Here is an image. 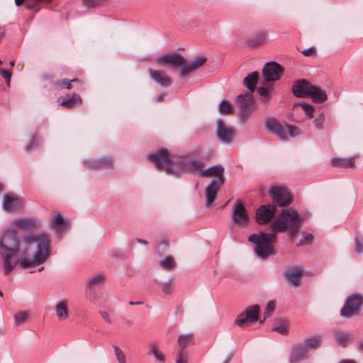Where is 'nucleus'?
<instances>
[{
    "instance_id": "f257e3e1",
    "label": "nucleus",
    "mask_w": 363,
    "mask_h": 363,
    "mask_svg": "<svg viewBox=\"0 0 363 363\" xmlns=\"http://www.w3.org/2000/svg\"><path fill=\"white\" fill-rule=\"evenodd\" d=\"M50 242L44 232L20 238L15 227L4 229L0 234V259L4 274H10L17 266L29 269L45 263L50 256Z\"/></svg>"
},
{
    "instance_id": "f03ea898",
    "label": "nucleus",
    "mask_w": 363,
    "mask_h": 363,
    "mask_svg": "<svg viewBox=\"0 0 363 363\" xmlns=\"http://www.w3.org/2000/svg\"><path fill=\"white\" fill-rule=\"evenodd\" d=\"M303 223V216L294 208H283L281 216L272 224V232L253 233L248 237V241L253 244L257 255L265 259L274 254L272 245L277 240V232L284 233L289 230L290 236L294 238Z\"/></svg>"
},
{
    "instance_id": "7ed1b4c3",
    "label": "nucleus",
    "mask_w": 363,
    "mask_h": 363,
    "mask_svg": "<svg viewBox=\"0 0 363 363\" xmlns=\"http://www.w3.org/2000/svg\"><path fill=\"white\" fill-rule=\"evenodd\" d=\"M155 167L169 174L178 175L184 171L192 172L201 169L203 163L197 160H189L179 156H170L168 150L162 149L148 155Z\"/></svg>"
},
{
    "instance_id": "20e7f679",
    "label": "nucleus",
    "mask_w": 363,
    "mask_h": 363,
    "mask_svg": "<svg viewBox=\"0 0 363 363\" xmlns=\"http://www.w3.org/2000/svg\"><path fill=\"white\" fill-rule=\"evenodd\" d=\"M362 305L363 296L358 294H353L346 299L340 310V315L347 318L354 316L359 313Z\"/></svg>"
},
{
    "instance_id": "39448f33",
    "label": "nucleus",
    "mask_w": 363,
    "mask_h": 363,
    "mask_svg": "<svg viewBox=\"0 0 363 363\" xmlns=\"http://www.w3.org/2000/svg\"><path fill=\"white\" fill-rule=\"evenodd\" d=\"M216 133L220 143L228 145L235 140L236 130L235 127L227 125L223 119L219 118L216 121Z\"/></svg>"
},
{
    "instance_id": "423d86ee",
    "label": "nucleus",
    "mask_w": 363,
    "mask_h": 363,
    "mask_svg": "<svg viewBox=\"0 0 363 363\" xmlns=\"http://www.w3.org/2000/svg\"><path fill=\"white\" fill-rule=\"evenodd\" d=\"M269 194L273 200L274 206H288L293 201V198L289 191L286 189L279 186H271Z\"/></svg>"
},
{
    "instance_id": "0eeeda50",
    "label": "nucleus",
    "mask_w": 363,
    "mask_h": 363,
    "mask_svg": "<svg viewBox=\"0 0 363 363\" xmlns=\"http://www.w3.org/2000/svg\"><path fill=\"white\" fill-rule=\"evenodd\" d=\"M252 93L241 94L237 96V104L240 109L239 119L244 123L253 111Z\"/></svg>"
},
{
    "instance_id": "6e6552de",
    "label": "nucleus",
    "mask_w": 363,
    "mask_h": 363,
    "mask_svg": "<svg viewBox=\"0 0 363 363\" xmlns=\"http://www.w3.org/2000/svg\"><path fill=\"white\" fill-rule=\"evenodd\" d=\"M283 73L284 68L275 61L267 62L262 69L263 77L267 82L279 79Z\"/></svg>"
},
{
    "instance_id": "1a4fd4ad",
    "label": "nucleus",
    "mask_w": 363,
    "mask_h": 363,
    "mask_svg": "<svg viewBox=\"0 0 363 363\" xmlns=\"http://www.w3.org/2000/svg\"><path fill=\"white\" fill-rule=\"evenodd\" d=\"M157 62L162 65H169L172 68L178 69L186 63V60L178 52H169L160 56L157 58Z\"/></svg>"
},
{
    "instance_id": "9d476101",
    "label": "nucleus",
    "mask_w": 363,
    "mask_h": 363,
    "mask_svg": "<svg viewBox=\"0 0 363 363\" xmlns=\"http://www.w3.org/2000/svg\"><path fill=\"white\" fill-rule=\"evenodd\" d=\"M249 216L243 203L237 201L233 207L231 221L236 225L243 226L247 223Z\"/></svg>"
},
{
    "instance_id": "9b49d317",
    "label": "nucleus",
    "mask_w": 363,
    "mask_h": 363,
    "mask_svg": "<svg viewBox=\"0 0 363 363\" xmlns=\"http://www.w3.org/2000/svg\"><path fill=\"white\" fill-rule=\"evenodd\" d=\"M259 305H252L247 308L245 312L240 313L235 320L238 326H242L246 321L254 323L258 320L259 312Z\"/></svg>"
},
{
    "instance_id": "f8f14e48",
    "label": "nucleus",
    "mask_w": 363,
    "mask_h": 363,
    "mask_svg": "<svg viewBox=\"0 0 363 363\" xmlns=\"http://www.w3.org/2000/svg\"><path fill=\"white\" fill-rule=\"evenodd\" d=\"M313 84L306 79H298L292 86L291 90L293 94L299 98L308 97Z\"/></svg>"
},
{
    "instance_id": "ddd939ff",
    "label": "nucleus",
    "mask_w": 363,
    "mask_h": 363,
    "mask_svg": "<svg viewBox=\"0 0 363 363\" xmlns=\"http://www.w3.org/2000/svg\"><path fill=\"white\" fill-rule=\"evenodd\" d=\"M225 178H213L206 188V205H211L216 199L220 186L224 183Z\"/></svg>"
},
{
    "instance_id": "4468645a",
    "label": "nucleus",
    "mask_w": 363,
    "mask_h": 363,
    "mask_svg": "<svg viewBox=\"0 0 363 363\" xmlns=\"http://www.w3.org/2000/svg\"><path fill=\"white\" fill-rule=\"evenodd\" d=\"M266 129L281 140L286 138L285 128L274 117H269L264 122Z\"/></svg>"
},
{
    "instance_id": "2eb2a0df",
    "label": "nucleus",
    "mask_w": 363,
    "mask_h": 363,
    "mask_svg": "<svg viewBox=\"0 0 363 363\" xmlns=\"http://www.w3.org/2000/svg\"><path fill=\"white\" fill-rule=\"evenodd\" d=\"M84 165L88 169H111L113 165V160L111 157L91 159L84 161Z\"/></svg>"
},
{
    "instance_id": "dca6fc26",
    "label": "nucleus",
    "mask_w": 363,
    "mask_h": 363,
    "mask_svg": "<svg viewBox=\"0 0 363 363\" xmlns=\"http://www.w3.org/2000/svg\"><path fill=\"white\" fill-rule=\"evenodd\" d=\"M275 208L272 205L261 206L256 211V220L259 224L268 223L274 215Z\"/></svg>"
},
{
    "instance_id": "f3484780",
    "label": "nucleus",
    "mask_w": 363,
    "mask_h": 363,
    "mask_svg": "<svg viewBox=\"0 0 363 363\" xmlns=\"http://www.w3.org/2000/svg\"><path fill=\"white\" fill-rule=\"evenodd\" d=\"M206 61V58L203 56H197L194 58L189 63L184 64L180 69V77L183 78L186 74L194 72L201 67Z\"/></svg>"
},
{
    "instance_id": "a211bd4d",
    "label": "nucleus",
    "mask_w": 363,
    "mask_h": 363,
    "mask_svg": "<svg viewBox=\"0 0 363 363\" xmlns=\"http://www.w3.org/2000/svg\"><path fill=\"white\" fill-rule=\"evenodd\" d=\"M148 72L150 78L163 87H168L172 83V80L164 70H155L149 68Z\"/></svg>"
},
{
    "instance_id": "6ab92c4d",
    "label": "nucleus",
    "mask_w": 363,
    "mask_h": 363,
    "mask_svg": "<svg viewBox=\"0 0 363 363\" xmlns=\"http://www.w3.org/2000/svg\"><path fill=\"white\" fill-rule=\"evenodd\" d=\"M303 270L299 267H293L284 272L283 275L286 281L293 286L300 284V278L303 275Z\"/></svg>"
},
{
    "instance_id": "aec40b11",
    "label": "nucleus",
    "mask_w": 363,
    "mask_h": 363,
    "mask_svg": "<svg viewBox=\"0 0 363 363\" xmlns=\"http://www.w3.org/2000/svg\"><path fill=\"white\" fill-rule=\"evenodd\" d=\"M13 224L16 227L27 231L36 229L39 225L38 221L33 218H18L13 220Z\"/></svg>"
},
{
    "instance_id": "412c9836",
    "label": "nucleus",
    "mask_w": 363,
    "mask_h": 363,
    "mask_svg": "<svg viewBox=\"0 0 363 363\" xmlns=\"http://www.w3.org/2000/svg\"><path fill=\"white\" fill-rule=\"evenodd\" d=\"M3 207L6 211H18L21 207V199L16 196L5 194L4 196Z\"/></svg>"
},
{
    "instance_id": "4be33fe9",
    "label": "nucleus",
    "mask_w": 363,
    "mask_h": 363,
    "mask_svg": "<svg viewBox=\"0 0 363 363\" xmlns=\"http://www.w3.org/2000/svg\"><path fill=\"white\" fill-rule=\"evenodd\" d=\"M308 351L301 344L294 347L291 354L290 363H298L306 358Z\"/></svg>"
},
{
    "instance_id": "5701e85b",
    "label": "nucleus",
    "mask_w": 363,
    "mask_h": 363,
    "mask_svg": "<svg viewBox=\"0 0 363 363\" xmlns=\"http://www.w3.org/2000/svg\"><path fill=\"white\" fill-rule=\"evenodd\" d=\"M55 311L60 320L64 321L67 320L69 317L67 300L58 301L55 306Z\"/></svg>"
},
{
    "instance_id": "b1692460",
    "label": "nucleus",
    "mask_w": 363,
    "mask_h": 363,
    "mask_svg": "<svg viewBox=\"0 0 363 363\" xmlns=\"http://www.w3.org/2000/svg\"><path fill=\"white\" fill-rule=\"evenodd\" d=\"M259 73L253 72L247 74L243 79L244 86L249 90L248 93H253L258 82Z\"/></svg>"
},
{
    "instance_id": "393cba45",
    "label": "nucleus",
    "mask_w": 363,
    "mask_h": 363,
    "mask_svg": "<svg viewBox=\"0 0 363 363\" xmlns=\"http://www.w3.org/2000/svg\"><path fill=\"white\" fill-rule=\"evenodd\" d=\"M51 225L57 232L62 233L67 230L69 223L67 220L65 219L62 216L58 213L52 219Z\"/></svg>"
},
{
    "instance_id": "a878e982",
    "label": "nucleus",
    "mask_w": 363,
    "mask_h": 363,
    "mask_svg": "<svg viewBox=\"0 0 363 363\" xmlns=\"http://www.w3.org/2000/svg\"><path fill=\"white\" fill-rule=\"evenodd\" d=\"M308 97L311 98L313 102L319 104L325 101L328 99L325 91L316 85H313Z\"/></svg>"
},
{
    "instance_id": "bb28decb",
    "label": "nucleus",
    "mask_w": 363,
    "mask_h": 363,
    "mask_svg": "<svg viewBox=\"0 0 363 363\" xmlns=\"http://www.w3.org/2000/svg\"><path fill=\"white\" fill-rule=\"evenodd\" d=\"M308 352L317 350L321 345V337L319 335L311 336L304 339L301 344Z\"/></svg>"
},
{
    "instance_id": "cd10ccee",
    "label": "nucleus",
    "mask_w": 363,
    "mask_h": 363,
    "mask_svg": "<svg viewBox=\"0 0 363 363\" xmlns=\"http://www.w3.org/2000/svg\"><path fill=\"white\" fill-rule=\"evenodd\" d=\"M224 168L220 164L214 165L213 167H208L204 170L201 172V175L203 177H210L214 176V178L222 177L224 178L223 176Z\"/></svg>"
},
{
    "instance_id": "c85d7f7f",
    "label": "nucleus",
    "mask_w": 363,
    "mask_h": 363,
    "mask_svg": "<svg viewBox=\"0 0 363 363\" xmlns=\"http://www.w3.org/2000/svg\"><path fill=\"white\" fill-rule=\"evenodd\" d=\"M58 101L61 106L67 108H72L82 104V99L79 95L73 94L67 99L60 98Z\"/></svg>"
},
{
    "instance_id": "c756f323",
    "label": "nucleus",
    "mask_w": 363,
    "mask_h": 363,
    "mask_svg": "<svg viewBox=\"0 0 363 363\" xmlns=\"http://www.w3.org/2000/svg\"><path fill=\"white\" fill-rule=\"evenodd\" d=\"M331 164L334 167L351 168L354 165L353 158L334 157L331 160Z\"/></svg>"
},
{
    "instance_id": "7c9ffc66",
    "label": "nucleus",
    "mask_w": 363,
    "mask_h": 363,
    "mask_svg": "<svg viewBox=\"0 0 363 363\" xmlns=\"http://www.w3.org/2000/svg\"><path fill=\"white\" fill-rule=\"evenodd\" d=\"M267 37V33L266 31H259L251 39H250L247 42L250 46H257L262 43H264Z\"/></svg>"
},
{
    "instance_id": "2f4dec72",
    "label": "nucleus",
    "mask_w": 363,
    "mask_h": 363,
    "mask_svg": "<svg viewBox=\"0 0 363 363\" xmlns=\"http://www.w3.org/2000/svg\"><path fill=\"white\" fill-rule=\"evenodd\" d=\"M148 354H153L155 359L160 363H164L165 359L163 353L160 350L159 346L155 343H150L149 345Z\"/></svg>"
},
{
    "instance_id": "473e14b6",
    "label": "nucleus",
    "mask_w": 363,
    "mask_h": 363,
    "mask_svg": "<svg viewBox=\"0 0 363 363\" xmlns=\"http://www.w3.org/2000/svg\"><path fill=\"white\" fill-rule=\"evenodd\" d=\"M194 338L192 334L181 335L178 337V344L181 349L184 350L186 347L194 345Z\"/></svg>"
},
{
    "instance_id": "72a5a7b5",
    "label": "nucleus",
    "mask_w": 363,
    "mask_h": 363,
    "mask_svg": "<svg viewBox=\"0 0 363 363\" xmlns=\"http://www.w3.org/2000/svg\"><path fill=\"white\" fill-rule=\"evenodd\" d=\"M106 280L105 275L99 274L91 277L87 281V286L91 288L95 286H98L100 284L104 282Z\"/></svg>"
},
{
    "instance_id": "f704fd0d",
    "label": "nucleus",
    "mask_w": 363,
    "mask_h": 363,
    "mask_svg": "<svg viewBox=\"0 0 363 363\" xmlns=\"http://www.w3.org/2000/svg\"><path fill=\"white\" fill-rule=\"evenodd\" d=\"M218 110L221 114H230L233 112V106L226 99H223L218 106Z\"/></svg>"
},
{
    "instance_id": "c9c22d12",
    "label": "nucleus",
    "mask_w": 363,
    "mask_h": 363,
    "mask_svg": "<svg viewBox=\"0 0 363 363\" xmlns=\"http://www.w3.org/2000/svg\"><path fill=\"white\" fill-rule=\"evenodd\" d=\"M325 121V114L322 112L320 113L317 117L313 120V124L316 129L322 130L324 129V124Z\"/></svg>"
},
{
    "instance_id": "e433bc0d",
    "label": "nucleus",
    "mask_w": 363,
    "mask_h": 363,
    "mask_svg": "<svg viewBox=\"0 0 363 363\" xmlns=\"http://www.w3.org/2000/svg\"><path fill=\"white\" fill-rule=\"evenodd\" d=\"M301 108L304 111L305 114L309 117L313 118L315 113V107L309 104L306 102H300L298 104Z\"/></svg>"
},
{
    "instance_id": "4c0bfd02",
    "label": "nucleus",
    "mask_w": 363,
    "mask_h": 363,
    "mask_svg": "<svg viewBox=\"0 0 363 363\" xmlns=\"http://www.w3.org/2000/svg\"><path fill=\"white\" fill-rule=\"evenodd\" d=\"M29 313L27 311H20L17 313L14 316L16 325H20L26 323L28 318Z\"/></svg>"
},
{
    "instance_id": "58836bf2",
    "label": "nucleus",
    "mask_w": 363,
    "mask_h": 363,
    "mask_svg": "<svg viewBox=\"0 0 363 363\" xmlns=\"http://www.w3.org/2000/svg\"><path fill=\"white\" fill-rule=\"evenodd\" d=\"M160 265L162 269L170 270L174 268V261L172 257L167 256L160 262Z\"/></svg>"
},
{
    "instance_id": "ea45409f",
    "label": "nucleus",
    "mask_w": 363,
    "mask_h": 363,
    "mask_svg": "<svg viewBox=\"0 0 363 363\" xmlns=\"http://www.w3.org/2000/svg\"><path fill=\"white\" fill-rule=\"evenodd\" d=\"M285 128L288 135H289L291 138H294L301 133L300 129L295 125L285 123Z\"/></svg>"
},
{
    "instance_id": "a19ab883",
    "label": "nucleus",
    "mask_w": 363,
    "mask_h": 363,
    "mask_svg": "<svg viewBox=\"0 0 363 363\" xmlns=\"http://www.w3.org/2000/svg\"><path fill=\"white\" fill-rule=\"evenodd\" d=\"M336 340L338 343L345 345L346 343L349 341L350 335L349 334L345 332H337L335 333Z\"/></svg>"
},
{
    "instance_id": "79ce46f5",
    "label": "nucleus",
    "mask_w": 363,
    "mask_h": 363,
    "mask_svg": "<svg viewBox=\"0 0 363 363\" xmlns=\"http://www.w3.org/2000/svg\"><path fill=\"white\" fill-rule=\"evenodd\" d=\"M113 348L114 350L115 354L118 363H126V359L123 352L118 346L113 345Z\"/></svg>"
},
{
    "instance_id": "37998d69",
    "label": "nucleus",
    "mask_w": 363,
    "mask_h": 363,
    "mask_svg": "<svg viewBox=\"0 0 363 363\" xmlns=\"http://www.w3.org/2000/svg\"><path fill=\"white\" fill-rule=\"evenodd\" d=\"M39 147V140L36 136H33L26 147L27 151H31L34 147Z\"/></svg>"
},
{
    "instance_id": "c03bdc74",
    "label": "nucleus",
    "mask_w": 363,
    "mask_h": 363,
    "mask_svg": "<svg viewBox=\"0 0 363 363\" xmlns=\"http://www.w3.org/2000/svg\"><path fill=\"white\" fill-rule=\"evenodd\" d=\"M272 330L278 332L281 335H287L288 334L287 326L284 323H281L280 325H279L277 326H274L272 328Z\"/></svg>"
},
{
    "instance_id": "a18cd8bd",
    "label": "nucleus",
    "mask_w": 363,
    "mask_h": 363,
    "mask_svg": "<svg viewBox=\"0 0 363 363\" xmlns=\"http://www.w3.org/2000/svg\"><path fill=\"white\" fill-rule=\"evenodd\" d=\"M257 92L262 97H264V101H267L269 99V89L265 86H260L257 89Z\"/></svg>"
},
{
    "instance_id": "49530a36",
    "label": "nucleus",
    "mask_w": 363,
    "mask_h": 363,
    "mask_svg": "<svg viewBox=\"0 0 363 363\" xmlns=\"http://www.w3.org/2000/svg\"><path fill=\"white\" fill-rule=\"evenodd\" d=\"M176 363H187V357L184 352L181 351L177 354Z\"/></svg>"
},
{
    "instance_id": "de8ad7c7",
    "label": "nucleus",
    "mask_w": 363,
    "mask_h": 363,
    "mask_svg": "<svg viewBox=\"0 0 363 363\" xmlns=\"http://www.w3.org/2000/svg\"><path fill=\"white\" fill-rule=\"evenodd\" d=\"M162 291L165 294H170L172 292V281H168L165 282L162 286Z\"/></svg>"
},
{
    "instance_id": "09e8293b",
    "label": "nucleus",
    "mask_w": 363,
    "mask_h": 363,
    "mask_svg": "<svg viewBox=\"0 0 363 363\" xmlns=\"http://www.w3.org/2000/svg\"><path fill=\"white\" fill-rule=\"evenodd\" d=\"M0 74L5 79V80L7 82V84H9V82H10L11 77V72L10 71H9V70L1 69H0Z\"/></svg>"
},
{
    "instance_id": "8fccbe9b",
    "label": "nucleus",
    "mask_w": 363,
    "mask_h": 363,
    "mask_svg": "<svg viewBox=\"0 0 363 363\" xmlns=\"http://www.w3.org/2000/svg\"><path fill=\"white\" fill-rule=\"evenodd\" d=\"M301 52L304 56L311 57L315 55V48L314 47H311L308 49L303 50Z\"/></svg>"
},
{
    "instance_id": "3c124183",
    "label": "nucleus",
    "mask_w": 363,
    "mask_h": 363,
    "mask_svg": "<svg viewBox=\"0 0 363 363\" xmlns=\"http://www.w3.org/2000/svg\"><path fill=\"white\" fill-rule=\"evenodd\" d=\"M355 241V251L357 253H361L363 251V245L361 244L358 237L356 236L354 238Z\"/></svg>"
},
{
    "instance_id": "603ef678",
    "label": "nucleus",
    "mask_w": 363,
    "mask_h": 363,
    "mask_svg": "<svg viewBox=\"0 0 363 363\" xmlns=\"http://www.w3.org/2000/svg\"><path fill=\"white\" fill-rule=\"evenodd\" d=\"M100 315L102 318L109 324L112 323V320L106 311H99Z\"/></svg>"
},
{
    "instance_id": "864d4df0",
    "label": "nucleus",
    "mask_w": 363,
    "mask_h": 363,
    "mask_svg": "<svg viewBox=\"0 0 363 363\" xmlns=\"http://www.w3.org/2000/svg\"><path fill=\"white\" fill-rule=\"evenodd\" d=\"M275 306V302L273 301H269L267 304L266 311L272 313L274 310Z\"/></svg>"
},
{
    "instance_id": "5fc2aeb1",
    "label": "nucleus",
    "mask_w": 363,
    "mask_h": 363,
    "mask_svg": "<svg viewBox=\"0 0 363 363\" xmlns=\"http://www.w3.org/2000/svg\"><path fill=\"white\" fill-rule=\"evenodd\" d=\"M313 236L312 234L308 233L304 236L303 240H300V244H303L304 242H309L313 240Z\"/></svg>"
},
{
    "instance_id": "6e6d98bb",
    "label": "nucleus",
    "mask_w": 363,
    "mask_h": 363,
    "mask_svg": "<svg viewBox=\"0 0 363 363\" xmlns=\"http://www.w3.org/2000/svg\"><path fill=\"white\" fill-rule=\"evenodd\" d=\"M77 79H74L72 80H69L67 79H64V83H67L65 88H67V89H72V82H77Z\"/></svg>"
},
{
    "instance_id": "4d7b16f0",
    "label": "nucleus",
    "mask_w": 363,
    "mask_h": 363,
    "mask_svg": "<svg viewBox=\"0 0 363 363\" xmlns=\"http://www.w3.org/2000/svg\"><path fill=\"white\" fill-rule=\"evenodd\" d=\"M54 84H55V85H57V86H61L62 87H66L67 83H64V79H61V80L55 81Z\"/></svg>"
},
{
    "instance_id": "13d9d810",
    "label": "nucleus",
    "mask_w": 363,
    "mask_h": 363,
    "mask_svg": "<svg viewBox=\"0 0 363 363\" xmlns=\"http://www.w3.org/2000/svg\"><path fill=\"white\" fill-rule=\"evenodd\" d=\"M135 240L139 244H141V245H147V241L145 240H143V239H140V238H135Z\"/></svg>"
},
{
    "instance_id": "bf43d9fd",
    "label": "nucleus",
    "mask_w": 363,
    "mask_h": 363,
    "mask_svg": "<svg viewBox=\"0 0 363 363\" xmlns=\"http://www.w3.org/2000/svg\"><path fill=\"white\" fill-rule=\"evenodd\" d=\"M270 315H271V312H269V311H264V319H263V320H259V323H263V322H264V320L267 318L269 317Z\"/></svg>"
},
{
    "instance_id": "052dcab7",
    "label": "nucleus",
    "mask_w": 363,
    "mask_h": 363,
    "mask_svg": "<svg viewBox=\"0 0 363 363\" xmlns=\"http://www.w3.org/2000/svg\"><path fill=\"white\" fill-rule=\"evenodd\" d=\"M164 98V94H161L157 96L156 99L157 101L160 102V101H163Z\"/></svg>"
},
{
    "instance_id": "680f3d73",
    "label": "nucleus",
    "mask_w": 363,
    "mask_h": 363,
    "mask_svg": "<svg viewBox=\"0 0 363 363\" xmlns=\"http://www.w3.org/2000/svg\"><path fill=\"white\" fill-rule=\"evenodd\" d=\"M124 324L127 326H131L133 325V322L130 320L125 319Z\"/></svg>"
},
{
    "instance_id": "e2e57ef3",
    "label": "nucleus",
    "mask_w": 363,
    "mask_h": 363,
    "mask_svg": "<svg viewBox=\"0 0 363 363\" xmlns=\"http://www.w3.org/2000/svg\"><path fill=\"white\" fill-rule=\"evenodd\" d=\"M129 304L131 305V306H135V305H140L142 304V302L140 301H130L129 302Z\"/></svg>"
},
{
    "instance_id": "0e129e2a",
    "label": "nucleus",
    "mask_w": 363,
    "mask_h": 363,
    "mask_svg": "<svg viewBox=\"0 0 363 363\" xmlns=\"http://www.w3.org/2000/svg\"><path fill=\"white\" fill-rule=\"evenodd\" d=\"M340 363H356L352 360L344 359L342 360Z\"/></svg>"
},
{
    "instance_id": "69168bd1",
    "label": "nucleus",
    "mask_w": 363,
    "mask_h": 363,
    "mask_svg": "<svg viewBox=\"0 0 363 363\" xmlns=\"http://www.w3.org/2000/svg\"><path fill=\"white\" fill-rule=\"evenodd\" d=\"M359 348L360 350L363 351V342L359 344Z\"/></svg>"
},
{
    "instance_id": "338daca9",
    "label": "nucleus",
    "mask_w": 363,
    "mask_h": 363,
    "mask_svg": "<svg viewBox=\"0 0 363 363\" xmlns=\"http://www.w3.org/2000/svg\"><path fill=\"white\" fill-rule=\"evenodd\" d=\"M14 65H15V61H13H13H11V62H10V65H11V67H13V66H14Z\"/></svg>"
},
{
    "instance_id": "774afa93",
    "label": "nucleus",
    "mask_w": 363,
    "mask_h": 363,
    "mask_svg": "<svg viewBox=\"0 0 363 363\" xmlns=\"http://www.w3.org/2000/svg\"><path fill=\"white\" fill-rule=\"evenodd\" d=\"M2 191V184L0 183V192Z\"/></svg>"
}]
</instances>
